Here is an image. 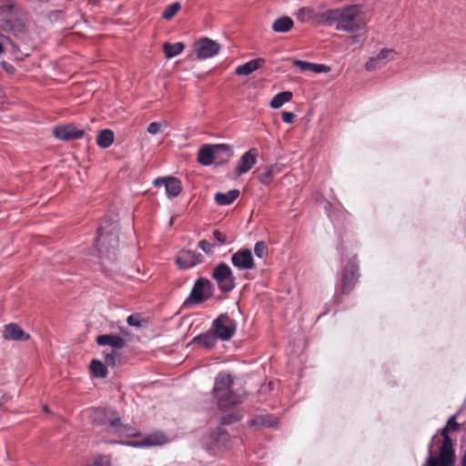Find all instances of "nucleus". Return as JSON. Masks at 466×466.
<instances>
[{"label": "nucleus", "instance_id": "c03bdc74", "mask_svg": "<svg viewBox=\"0 0 466 466\" xmlns=\"http://www.w3.org/2000/svg\"><path fill=\"white\" fill-rule=\"evenodd\" d=\"M366 36L364 35H356L351 37V43L356 44L360 42H363Z\"/></svg>", "mask_w": 466, "mask_h": 466}, {"label": "nucleus", "instance_id": "a18cd8bd", "mask_svg": "<svg viewBox=\"0 0 466 466\" xmlns=\"http://www.w3.org/2000/svg\"><path fill=\"white\" fill-rule=\"evenodd\" d=\"M5 104V96L2 89H0V106Z\"/></svg>", "mask_w": 466, "mask_h": 466}, {"label": "nucleus", "instance_id": "7ed1b4c3", "mask_svg": "<svg viewBox=\"0 0 466 466\" xmlns=\"http://www.w3.org/2000/svg\"><path fill=\"white\" fill-rule=\"evenodd\" d=\"M85 413L89 421L96 425L106 426V431L110 433L127 437L137 435V431L127 424H123L120 419L116 417L114 410L93 408L87 410Z\"/></svg>", "mask_w": 466, "mask_h": 466}, {"label": "nucleus", "instance_id": "20e7f679", "mask_svg": "<svg viewBox=\"0 0 466 466\" xmlns=\"http://www.w3.org/2000/svg\"><path fill=\"white\" fill-rule=\"evenodd\" d=\"M232 384L233 379L229 374L220 372L216 377L213 393L221 410H226L239 401L238 397L231 391Z\"/></svg>", "mask_w": 466, "mask_h": 466}, {"label": "nucleus", "instance_id": "f03ea898", "mask_svg": "<svg viewBox=\"0 0 466 466\" xmlns=\"http://www.w3.org/2000/svg\"><path fill=\"white\" fill-rule=\"evenodd\" d=\"M360 13L359 5H348L329 9L323 12L319 18L320 22L326 25H335L337 30L353 33L365 26Z\"/></svg>", "mask_w": 466, "mask_h": 466}, {"label": "nucleus", "instance_id": "cd10ccee", "mask_svg": "<svg viewBox=\"0 0 466 466\" xmlns=\"http://www.w3.org/2000/svg\"><path fill=\"white\" fill-rule=\"evenodd\" d=\"M293 25L294 23L290 17L282 16L273 23L272 29L277 33H286L289 32Z\"/></svg>", "mask_w": 466, "mask_h": 466}, {"label": "nucleus", "instance_id": "6e6552de", "mask_svg": "<svg viewBox=\"0 0 466 466\" xmlns=\"http://www.w3.org/2000/svg\"><path fill=\"white\" fill-rule=\"evenodd\" d=\"M213 329L218 339L228 340L233 336L236 324L229 317L221 315L213 321Z\"/></svg>", "mask_w": 466, "mask_h": 466}, {"label": "nucleus", "instance_id": "473e14b6", "mask_svg": "<svg viewBox=\"0 0 466 466\" xmlns=\"http://www.w3.org/2000/svg\"><path fill=\"white\" fill-rule=\"evenodd\" d=\"M179 9L180 4L173 3L165 9V11L162 14V17L164 19L169 20L178 12Z\"/></svg>", "mask_w": 466, "mask_h": 466}, {"label": "nucleus", "instance_id": "58836bf2", "mask_svg": "<svg viewBox=\"0 0 466 466\" xmlns=\"http://www.w3.org/2000/svg\"><path fill=\"white\" fill-rule=\"evenodd\" d=\"M105 361L106 365H115V351L112 350L110 352H105Z\"/></svg>", "mask_w": 466, "mask_h": 466}, {"label": "nucleus", "instance_id": "09e8293b", "mask_svg": "<svg viewBox=\"0 0 466 466\" xmlns=\"http://www.w3.org/2000/svg\"><path fill=\"white\" fill-rule=\"evenodd\" d=\"M44 410L46 411V412L48 411V409H47L46 406L44 407Z\"/></svg>", "mask_w": 466, "mask_h": 466}, {"label": "nucleus", "instance_id": "a19ab883", "mask_svg": "<svg viewBox=\"0 0 466 466\" xmlns=\"http://www.w3.org/2000/svg\"><path fill=\"white\" fill-rule=\"evenodd\" d=\"M213 237L214 238L218 241L220 244H225L227 243V237L225 234H223L222 232H220L219 230H215L213 232Z\"/></svg>", "mask_w": 466, "mask_h": 466}, {"label": "nucleus", "instance_id": "dca6fc26", "mask_svg": "<svg viewBox=\"0 0 466 466\" xmlns=\"http://www.w3.org/2000/svg\"><path fill=\"white\" fill-rule=\"evenodd\" d=\"M258 156V151L257 148L252 147L247 152H245L236 167V173L238 176H241L243 174H246L257 163V157Z\"/></svg>", "mask_w": 466, "mask_h": 466}, {"label": "nucleus", "instance_id": "72a5a7b5", "mask_svg": "<svg viewBox=\"0 0 466 466\" xmlns=\"http://www.w3.org/2000/svg\"><path fill=\"white\" fill-rule=\"evenodd\" d=\"M255 255L261 258H264L268 253V247L264 241H258L254 247Z\"/></svg>", "mask_w": 466, "mask_h": 466}, {"label": "nucleus", "instance_id": "bb28decb", "mask_svg": "<svg viewBox=\"0 0 466 466\" xmlns=\"http://www.w3.org/2000/svg\"><path fill=\"white\" fill-rule=\"evenodd\" d=\"M114 142V132L111 129H103L96 137V144L101 148L109 147Z\"/></svg>", "mask_w": 466, "mask_h": 466}, {"label": "nucleus", "instance_id": "de8ad7c7", "mask_svg": "<svg viewBox=\"0 0 466 466\" xmlns=\"http://www.w3.org/2000/svg\"><path fill=\"white\" fill-rule=\"evenodd\" d=\"M2 53H3V46H2V44L0 43V54H2Z\"/></svg>", "mask_w": 466, "mask_h": 466}, {"label": "nucleus", "instance_id": "aec40b11", "mask_svg": "<svg viewBox=\"0 0 466 466\" xmlns=\"http://www.w3.org/2000/svg\"><path fill=\"white\" fill-rule=\"evenodd\" d=\"M96 342L100 346H110L114 349H122L125 346V340L122 338L112 334L98 336Z\"/></svg>", "mask_w": 466, "mask_h": 466}, {"label": "nucleus", "instance_id": "e433bc0d", "mask_svg": "<svg viewBox=\"0 0 466 466\" xmlns=\"http://www.w3.org/2000/svg\"><path fill=\"white\" fill-rule=\"evenodd\" d=\"M87 466H111V462L109 458L106 456H101L96 458L92 464Z\"/></svg>", "mask_w": 466, "mask_h": 466}, {"label": "nucleus", "instance_id": "c756f323", "mask_svg": "<svg viewBox=\"0 0 466 466\" xmlns=\"http://www.w3.org/2000/svg\"><path fill=\"white\" fill-rule=\"evenodd\" d=\"M292 98V93L285 91L277 94L270 101L269 105L272 108L277 109L281 107L285 103H288Z\"/></svg>", "mask_w": 466, "mask_h": 466}, {"label": "nucleus", "instance_id": "2eb2a0df", "mask_svg": "<svg viewBox=\"0 0 466 466\" xmlns=\"http://www.w3.org/2000/svg\"><path fill=\"white\" fill-rule=\"evenodd\" d=\"M53 134L60 140H73L82 137L85 132L72 124H67L54 127Z\"/></svg>", "mask_w": 466, "mask_h": 466}, {"label": "nucleus", "instance_id": "79ce46f5", "mask_svg": "<svg viewBox=\"0 0 466 466\" xmlns=\"http://www.w3.org/2000/svg\"><path fill=\"white\" fill-rule=\"evenodd\" d=\"M242 416L240 414H230L227 418L224 419L225 423H233L240 420Z\"/></svg>", "mask_w": 466, "mask_h": 466}, {"label": "nucleus", "instance_id": "6ab92c4d", "mask_svg": "<svg viewBox=\"0 0 466 466\" xmlns=\"http://www.w3.org/2000/svg\"><path fill=\"white\" fill-rule=\"evenodd\" d=\"M210 439L211 447L209 449L212 451H222L228 447L229 435L225 431L218 429L216 432L210 435Z\"/></svg>", "mask_w": 466, "mask_h": 466}, {"label": "nucleus", "instance_id": "f704fd0d", "mask_svg": "<svg viewBox=\"0 0 466 466\" xmlns=\"http://www.w3.org/2000/svg\"><path fill=\"white\" fill-rule=\"evenodd\" d=\"M198 247L203 250L206 254H213L214 252V245L210 244L208 241L203 239L200 240L198 244Z\"/></svg>", "mask_w": 466, "mask_h": 466}, {"label": "nucleus", "instance_id": "c9c22d12", "mask_svg": "<svg viewBox=\"0 0 466 466\" xmlns=\"http://www.w3.org/2000/svg\"><path fill=\"white\" fill-rule=\"evenodd\" d=\"M127 322L129 326L132 327H140L141 326V318L138 314H133L128 316Z\"/></svg>", "mask_w": 466, "mask_h": 466}, {"label": "nucleus", "instance_id": "4be33fe9", "mask_svg": "<svg viewBox=\"0 0 466 466\" xmlns=\"http://www.w3.org/2000/svg\"><path fill=\"white\" fill-rule=\"evenodd\" d=\"M264 64V59L257 58L250 60L241 66H238L235 73L238 76H248L257 69H258Z\"/></svg>", "mask_w": 466, "mask_h": 466}, {"label": "nucleus", "instance_id": "f257e3e1", "mask_svg": "<svg viewBox=\"0 0 466 466\" xmlns=\"http://www.w3.org/2000/svg\"><path fill=\"white\" fill-rule=\"evenodd\" d=\"M455 420L456 415L450 417L446 427L441 431L440 435L433 436L429 447V455L423 466H453L454 451L451 439L448 433L450 431L459 430L460 424Z\"/></svg>", "mask_w": 466, "mask_h": 466}, {"label": "nucleus", "instance_id": "37998d69", "mask_svg": "<svg viewBox=\"0 0 466 466\" xmlns=\"http://www.w3.org/2000/svg\"><path fill=\"white\" fill-rule=\"evenodd\" d=\"M168 178L169 177H157L153 183L156 187L166 186Z\"/></svg>", "mask_w": 466, "mask_h": 466}, {"label": "nucleus", "instance_id": "ea45409f", "mask_svg": "<svg viewBox=\"0 0 466 466\" xmlns=\"http://www.w3.org/2000/svg\"><path fill=\"white\" fill-rule=\"evenodd\" d=\"M294 119H295V115L293 113L288 112V111L282 112L283 122H285L287 124H291V123H293Z\"/></svg>", "mask_w": 466, "mask_h": 466}, {"label": "nucleus", "instance_id": "5701e85b", "mask_svg": "<svg viewBox=\"0 0 466 466\" xmlns=\"http://www.w3.org/2000/svg\"><path fill=\"white\" fill-rule=\"evenodd\" d=\"M0 27L4 30L11 31L15 35V36L20 38L23 41L25 40V29L24 25H22L21 23H13L11 21L5 20L0 24Z\"/></svg>", "mask_w": 466, "mask_h": 466}, {"label": "nucleus", "instance_id": "9b49d317", "mask_svg": "<svg viewBox=\"0 0 466 466\" xmlns=\"http://www.w3.org/2000/svg\"><path fill=\"white\" fill-rule=\"evenodd\" d=\"M196 54L199 59H207L216 56L220 49V46L209 38H202L194 46Z\"/></svg>", "mask_w": 466, "mask_h": 466}, {"label": "nucleus", "instance_id": "a211bd4d", "mask_svg": "<svg viewBox=\"0 0 466 466\" xmlns=\"http://www.w3.org/2000/svg\"><path fill=\"white\" fill-rule=\"evenodd\" d=\"M3 338L6 340H28L30 335L25 333L18 325L10 323L5 326Z\"/></svg>", "mask_w": 466, "mask_h": 466}, {"label": "nucleus", "instance_id": "b1692460", "mask_svg": "<svg viewBox=\"0 0 466 466\" xmlns=\"http://www.w3.org/2000/svg\"><path fill=\"white\" fill-rule=\"evenodd\" d=\"M282 171L281 167L279 165H270L266 167L264 171L258 176V180L263 185H269L274 177Z\"/></svg>", "mask_w": 466, "mask_h": 466}, {"label": "nucleus", "instance_id": "39448f33", "mask_svg": "<svg viewBox=\"0 0 466 466\" xmlns=\"http://www.w3.org/2000/svg\"><path fill=\"white\" fill-rule=\"evenodd\" d=\"M233 152L231 147L226 144L204 145L198 153V161L203 166H210L214 161L227 162Z\"/></svg>", "mask_w": 466, "mask_h": 466}, {"label": "nucleus", "instance_id": "c85d7f7f", "mask_svg": "<svg viewBox=\"0 0 466 466\" xmlns=\"http://www.w3.org/2000/svg\"><path fill=\"white\" fill-rule=\"evenodd\" d=\"M165 187L168 198L177 197L182 190L180 180L174 177H169Z\"/></svg>", "mask_w": 466, "mask_h": 466}, {"label": "nucleus", "instance_id": "4c0bfd02", "mask_svg": "<svg viewBox=\"0 0 466 466\" xmlns=\"http://www.w3.org/2000/svg\"><path fill=\"white\" fill-rule=\"evenodd\" d=\"M161 127H162V124L158 123V122H152L148 127H147V132L150 134V135H157V133L160 132L161 130Z\"/></svg>", "mask_w": 466, "mask_h": 466}, {"label": "nucleus", "instance_id": "49530a36", "mask_svg": "<svg viewBox=\"0 0 466 466\" xmlns=\"http://www.w3.org/2000/svg\"><path fill=\"white\" fill-rule=\"evenodd\" d=\"M262 424L266 425V426H272L273 422L271 421V420L269 418H268V419H262Z\"/></svg>", "mask_w": 466, "mask_h": 466}, {"label": "nucleus", "instance_id": "423d86ee", "mask_svg": "<svg viewBox=\"0 0 466 466\" xmlns=\"http://www.w3.org/2000/svg\"><path fill=\"white\" fill-rule=\"evenodd\" d=\"M117 225L112 224L110 227H100L98 229V238L96 246L98 251H109L115 249L118 245Z\"/></svg>", "mask_w": 466, "mask_h": 466}, {"label": "nucleus", "instance_id": "f3484780", "mask_svg": "<svg viewBox=\"0 0 466 466\" xmlns=\"http://www.w3.org/2000/svg\"><path fill=\"white\" fill-rule=\"evenodd\" d=\"M167 438L162 432H154L151 433L140 441H132L129 444L134 447H151V446H160L167 443Z\"/></svg>", "mask_w": 466, "mask_h": 466}, {"label": "nucleus", "instance_id": "ddd939ff", "mask_svg": "<svg viewBox=\"0 0 466 466\" xmlns=\"http://www.w3.org/2000/svg\"><path fill=\"white\" fill-rule=\"evenodd\" d=\"M357 270L358 266L356 263L354 261H350L343 271L341 282L339 286V289L342 293H349L353 289V286L358 279Z\"/></svg>", "mask_w": 466, "mask_h": 466}, {"label": "nucleus", "instance_id": "7c9ffc66", "mask_svg": "<svg viewBox=\"0 0 466 466\" xmlns=\"http://www.w3.org/2000/svg\"><path fill=\"white\" fill-rule=\"evenodd\" d=\"M184 45L181 42H177L175 44L165 43L164 44V53L167 58H173L178 56L184 50Z\"/></svg>", "mask_w": 466, "mask_h": 466}, {"label": "nucleus", "instance_id": "4468645a", "mask_svg": "<svg viewBox=\"0 0 466 466\" xmlns=\"http://www.w3.org/2000/svg\"><path fill=\"white\" fill-rule=\"evenodd\" d=\"M204 257L200 253L191 250H181L176 258V262L179 268L185 269L195 267L201 263Z\"/></svg>", "mask_w": 466, "mask_h": 466}, {"label": "nucleus", "instance_id": "a878e982", "mask_svg": "<svg viewBox=\"0 0 466 466\" xmlns=\"http://www.w3.org/2000/svg\"><path fill=\"white\" fill-rule=\"evenodd\" d=\"M217 339L218 337L215 333L207 332L195 337L192 343H197L207 349H210L216 344Z\"/></svg>", "mask_w": 466, "mask_h": 466}, {"label": "nucleus", "instance_id": "1a4fd4ad", "mask_svg": "<svg viewBox=\"0 0 466 466\" xmlns=\"http://www.w3.org/2000/svg\"><path fill=\"white\" fill-rule=\"evenodd\" d=\"M397 57L398 53L394 49L383 48L376 56L369 58L365 64V68L368 71H374L395 60Z\"/></svg>", "mask_w": 466, "mask_h": 466}, {"label": "nucleus", "instance_id": "9d476101", "mask_svg": "<svg viewBox=\"0 0 466 466\" xmlns=\"http://www.w3.org/2000/svg\"><path fill=\"white\" fill-rule=\"evenodd\" d=\"M212 293L213 287L211 282L208 279L200 278L195 282L190 293V299L199 303L210 298Z\"/></svg>", "mask_w": 466, "mask_h": 466}, {"label": "nucleus", "instance_id": "f8f14e48", "mask_svg": "<svg viewBox=\"0 0 466 466\" xmlns=\"http://www.w3.org/2000/svg\"><path fill=\"white\" fill-rule=\"evenodd\" d=\"M232 265L240 270H248L255 268L253 254L248 248H240L231 256Z\"/></svg>", "mask_w": 466, "mask_h": 466}, {"label": "nucleus", "instance_id": "393cba45", "mask_svg": "<svg viewBox=\"0 0 466 466\" xmlns=\"http://www.w3.org/2000/svg\"><path fill=\"white\" fill-rule=\"evenodd\" d=\"M239 196L238 189H231L226 193L218 192L215 195V202L219 206L230 205Z\"/></svg>", "mask_w": 466, "mask_h": 466}, {"label": "nucleus", "instance_id": "412c9836", "mask_svg": "<svg viewBox=\"0 0 466 466\" xmlns=\"http://www.w3.org/2000/svg\"><path fill=\"white\" fill-rule=\"evenodd\" d=\"M293 64L297 66L302 72L311 71L317 74L329 72V67L325 65L314 64L301 60H294Z\"/></svg>", "mask_w": 466, "mask_h": 466}, {"label": "nucleus", "instance_id": "2f4dec72", "mask_svg": "<svg viewBox=\"0 0 466 466\" xmlns=\"http://www.w3.org/2000/svg\"><path fill=\"white\" fill-rule=\"evenodd\" d=\"M92 374L96 378H106L107 375V369L106 365L97 360H93L90 364Z\"/></svg>", "mask_w": 466, "mask_h": 466}, {"label": "nucleus", "instance_id": "0eeeda50", "mask_svg": "<svg viewBox=\"0 0 466 466\" xmlns=\"http://www.w3.org/2000/svg\"><path fill=\"white\" fill-rule=\"evenodd\" d=\"M213 279L222 291L228 292L235 287L232 270L226 263L218 264L213 270Z\"/></svg>", "mask_w": 466, "mask_h": 466}]
</instances>
